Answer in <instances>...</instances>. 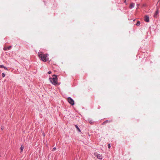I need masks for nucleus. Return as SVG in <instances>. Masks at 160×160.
Returning <instances> with one entry per match:
<instances>
[{
  "mask_svg": "<svg viewBox=\"0 0 160 160\" xmlns=\"http://www.w3.org/2000/svg\"><path fill=\"white\" fill-rule=\"evenodd\" d=\"M88 121L90 123L92 124H93V122L92 121V120H91V119L89 120Z\"/></svg>",
  "mask_w": 160,
  "mask_h": 160,
  "instance_id": "11",
  "label": "nucleus"
},
{
  "mask_svg": "<svg viewBox=\"0 0 160 160\" xmlns=\"http://www.w3.org/2000/svg\"><path fill=\"white\" fill-rule=\"evenodd\" d=\"M140 24V22L139 21H138L137 22V23L136 24V25L137 26H139Z\"/></svg>",
  "mask_w": 160,
  "mask_h": 160,
  "instance_id": "12",
  "label": "nucleus"
},
{
  "mask_svg": "<svg viewBox=\"0 0 160 160\" xmlns=\"http://www.w3.org/2000/svg\"><path fill=\"white\" fill-rule=\"evenodd\" d=\"M97 158L99 159H102V156L100 154H98L97 155Z\"/></svg>",
  "mask_w": 160,
  "mask_h": 160,
  "instance_id": "7",
  "label": "nucleus"
},
{
  "mask_svg": "<svg viewBox=\"0 0 160 160\" xmlns=\"http://www.w3.org/2000/svg\"><path fill=\"white\" fill-rule=\"evenodd\" d=\"M4 67V66L3 65H0V68H3Z\"/></svg>",
  "mask_w": 160,
  "mask_h": 160,
  "instance_id": "17",
  "label": "nucleus"
},
{
  "mask_svg": "<svg viewBox=\"0 0 160 160\" xmlns=\"http://www.w3.org/2000/svg\"><path fill=\"white\" fill-rule=\"evenodd\" d=\"M38 55L39 58L43 62H46L48 60V54H44L42 52H38Z\"/></svg>",
  "mask_w": 160,
  "mask_h": 160,
  "instance_id": "1",
  "label": "nucleus"
},
{
  "mask_svg": "<svg viewBox=\"0 0 160 160\" xmlns=\"http://www.w3.org/2000/svg\"><path fill=\"white\" fill-rule=\"evenodd\" d=\"M68 101L72 105H74V101L71 97L68 98Z\"/></svg>",
  "mask_w": 160,
  "mask_h": 160,
  "instance_id": "3",
  "label": "nucleus"
},
{
  "mask_svg": "<svg viewBox=\"0 0 160 160\" xmlns=\"http://www.w3.org/2000/svg\"><path fill=\"white\" fill-rule=\"evenodd\" d=\"M3 49H4V50H7V48H3Z\"/></svg>",
  "mask_w": 160,
  "mask_h": 160,
  "instance_id": "20",
  "label": "nucleus"
},
{
  "mask_svg": "<svg viewBox=\"0 0 160 160\" xmlns=\"http://www.w3.org/2000/svg\"><path fill=\"white\" fill-rule=\"evenodd\" d=\"M24 146L23 145H22L20 147V149L21 150V152H22L23 149H24Z\"/></svg>",
  "mask_w": 160,
  "mask_h": 160,
  "instance_id": "10",
  "label": "nucleus"
},
{
  "mask_svg": "<svg viewBox=\"0 0 160 160\" xmlns=\"http://www.w3.org/2000/svg\"><path fill=\"white\" fill-rule=\"evenodd\" d=\"M144 21L146 22H148L149 21V17L147 16L146 15L145 16Z\"/></svg>",
  "mask_w": 160,
  "mask_h": 160,
  "instance_id": "5",
  "label": "nucleus"
},
{
  "mask_svg": "<svg viewBox=\"0 0 160 160\" xmlns=\"http://www.w3.org/2000/svg\"><path fill=\"white\" fill-rule=\"evenodd\" d=\"M144 58H142L141 60H140V61H141V62H142V61H143V60H144Z\"/></svg>",
  "mask_w": 160,
  "mask_h": 160,
  "instance_id": "19",
  "label": "nucleus"
},
{
  "mask_svg": "<svg viewBox=\"0 0 160 160\" xmlns=\"http://www.w3.org/2000/svg\"><path fill=\"white\" fill-rule=\"evenodd\" d=\"M56 148L55 147L53 149L54 150H55L56 149Z\"/></svg>",
  "mask_w": 160,
  "mask_h": 160,
  "instance_id": "21",
  "label": "nucleus"
},
{
  "mask_svg": "<svg viewBox=\"0 0 160 160\" xmlns=\"http://www.w3.org/2000/svg\"><path fill=\"white\" fill-rule=\"evenodd\" d=\"M2 76L3 78H4L5 77V74L4 73H2Z\"/></svg>",
  "mask_w": 160,
  "mask_h": 160,
  "instance_id": "14",
  "label": "nucleus"
},
{
  "mask_svg": "<svg viewBox=\"0 0 160 160\" xmlns=\"http://www.w3.org/2000/svg\"><path fill=\"white\" fill-rule=\"evenodd\" d=\"M5 70H8V69L6 67L4 66V67L3 68Z\"/></svg>",
  "mask_w": 160,
  "mask_h": 160,
  "instance_id": "16",
  "label": "nucleus"
},
{
  "mask_svg": "<svg viewBox=\"0 0 160 160\" xmlns=\"http://www.w3.org/2000/svg\"><path fill=\"white\" fill-rule=\"evenodd\" d=\"M108 147L109 148H110L111 147L110 144H109L108 145Z\"/></svg>",
  "mask_w": 160,
  "mask_h": 160,
  "instance_id": "15",
  "label": "nucleus"
},
{
  "mask_svg": "<svg viewBox=\"0 0 160 160\" xmlns=\"http://www.w3.org/2000/svg\"><path fill=\"white\" fill-rule=\"evenodd\" d=\"M159 13L158 9L156 10L155 12L154 15V17L155 18H157L158 17Z\"/></svg>",
  "mask_w": 160,
  "mask_h": 160,
  "instance_id": "4",
  "label": "nucleus"
},
{
  "mask_svg": "<svg viewBox=\"0 0 160 160\" xmlns=\"http://www.w3.org/2000/svg\"><path fill=\"white\" fill-rule=\"evenodd\" d=\"M112 121V120L111 121H109V120H106L104 122L102 123V125H103L105 124H106L107 123L110 122H111Z\"/></svg>",
  "mask_w": 160,
  "mask_h": 160,
  "instance_id": "8",
  "label": "nucleus"
},
{
  "mask_svg": "<svg viewBox=\"0 0 160 160\" xmlns=\"http://www.w3.org/2000/svg\"><path fill=\"white\" fill-rule=\"evenodd\" d=\"M142 58V56H139V58Z\"/></svg>",
  "mask_w": 160,
  "mask_h": 160,
  "instance_id": "22",
  "label": "nucleus"
},
{
  "mask_svg": "<svg viewBox=\"0 0 160 160\" xmlns=\"http://www.w3.org/2000/svg\"><path fill=\"white\" fill-rule=\"evenodd\" d=\"M3 127H1V129L2 130H3Z\"/></svg>",
  "mask_w": 160,
  "mask_h": 160,
  "instance_id": "23",
  "label": "nucleus"
},
{
  "mask_svg": "<svg viewBox=\"0 0 160 160\" xmlns=\"http://www.w3.org/2000/svg\"><path fill=\"white\" fill-rule=\"evenodd\" d=\"M52 73V72L51 71H49L48 72V74H50L51 73Z\"/></svg>",
  "mask_w": 160,
  "mask_h": 160,
  "instance_id": "18",
  "label": "nucleus"
},
{
  "mask_svg": "<svg viewBox=\"0 0 160 160\" xmlns=\"http://www.w3.org/2000/svg\"><path fill=\"white\" fill-rule=\"evenodd\" d=\"M75 127H76V128H77V129L78 131L79 132H81V130L80 129V128H79V127H78V126L77 125H75Z\"/></svg>",
  "mask_w": 160,
  "mask_h": 160,
  "instance_id": "9",
  "label": "nucleus"
},
{
  "mask_svg": "<svg viewBox=\"0 0 160 160\" xmlns=\"http://www.w3.org/2000/svg\"><path fill=\"white\" fill-rule=\"evenodd\" d=\"M135 6V4L133 2H131L130 4V5L129 6V8L130 9H132Z\"/></svg>",
  "mask_w": 160,
  "mask_h": 160,
  "instance_id": "6",
  "label": "nucleus"
},
{
  "mask_svg": "<svg viewBox=\"0 0 160 160\" xmlns=\"http://www.w3.org/2000/svg\"><path fill=\"white\" fill-rule=\"evenodd\" d=\"M52 78H49V79L52 83L54 85H59V84L58 83V79L57 78V76L56 75L54 74L52 76Z\"/></svg>",
  "mask_w": 160,
  "mask_h": 160,
  "instance_id": "2",
  "label": "nucleus"
},
{
  "mask_svg": "<svg viewBox=\"0 0 160 160\" xmlns=\"http://www.w3.org/2000/svg\"><path fill=\"white\" fill-rule=\"evenodd\" d=\"M127 0H125L124 1V2L126 3V2H127Z\"/></svg>",
  "mask_w": 160,
  "mask_h": 160,
  "instance_id": "24",
  "label": "nucleus"
},
{
  "mask_svg": "<svg viewBox=\"0 0 160 160\" xmlns=\"http://www.w3.org/2000/svg\"><path fill=\"white\" fill-rule=\"evenodd\" d=\"M11 47H12L11 46H10L9 47H8L7 48V50H10L11 48Z\"/></svg>",
  "mask_w": 160,
  "mask_h": 160,
  "instance_id": "13",
  "label": "nucleus"
},
{
  "mask_svg": "<svg viewBox=\"0 0 160 160\" xmlns=\"http://www.w3.org/2000/svg\"><path fill=\"white\" fill-rule=\"evenodd\" d=\"M152 63V61H151V62H150V63Z\"/></svg>",
  "mask_w": 160,
  "mask_h": 160,
  "instance_id": "25",
  "label": "nucleus"
}]
</instances>
